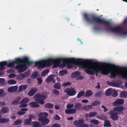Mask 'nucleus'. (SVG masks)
I'll use <instances>...</instances> for the list:
<instances>
[{"label": "nucleus", "instance_id": "31", "mask_svg": "<svg viewBox=\"0 0 127 127\" xmlns=\"http://www.w3.org/2000/svg\"><path fill=\"white\" fill-rule=\"evenodd\" d=\"M32 126L33 127H41V125H40L39 123L38 122L34 121L32 122Z\"/></svg>", "mask_w": 127, "mask_h": 127}, {"label": "nucleus", "instance_id": "41", "mask_svg": "<svg viewBox=\"0 0 127 127\" xmlns=\"http://www.w3.org/2000/svg\"><path fill=\"white\" fill-rule=\"evenodd\" d=\"M49 70L48 69H46L43 70L41 74V75L42 76H45V74L49 72Z\"/></svg>", "mask_w": 127, "mask_h": 127}, {"label": "nucleus", "instance_id": "7", "mask_svg": "<svg viewBox=\"0 0 127 127\" xmlns=\"http://www.w3.org/2000/svg\"><path fill=\"white\" fill-rule=\"evenodd\" d=\"M34 97L36 102L42 105L44 103V100L46 99V97L45 95H41L39 93L36 94L34 96Z\"/></svg>", "mask_w": 127, "mask_h": 127}, {"label": "nucleus", "instance_id": "45", "mask_svg": "<svg viewBox=\"0 0 127 127\" xmlns=\"http://www.w3.org/2000/svg\"><path fill=\"white\" fill-rule=\"evenodd\" d=\"M55 88L59 89H60V84L59 83H56L54 86Z\"/></svg>", "mask_w": 127, "mask_h": 127}, {"label": "nucleus", "instance_id": "64", "mask_svg": "<svg viewBox=\"0 0 127 127\" xmlns=\"http://www.w3.org/2000/svg\"><path fill=\"white\" fill-rule=\"evenodd\" d=\"M15 72V70L14 69H8L7 70V72L9 73L14 72Z\"/></svg>", "mask_w": 127, "mask_h": 127}, {"label": "nucleus", "instance_id": "46", "mask_svg": "<svg viewBox=\"0 0 127 127\" xmlns=\"http://www.w3.org/2000/svg\"><path fill=\"white\" fill-rule=\"evenodd\" d=\"M120 95L124 97H127V92L126 91H123L121 92Z\"/></svg>", "mask_w": 127, "mask_h": 127}, {"label": "nucleus", "instance_id": "5", "mask_svg": "<svg viewBox=\"0 0 127 127\" xmlns=\"http://www.w3.org/2000/svg\"><path fill=\"white\" fill-rule=\"evenodd\" d=\"M119 70L120 71H116L113 69H110L109 70V72L111 73V76L114 77L117 75H120L124 79H127V68L123 70Z\"/></svg>", "mask_w": 127, "mask_h": 127}, {"label": "nucleus", "instance_id": "11", "mask_svg": "<svg viewBox=\"0 0 127 127\" xmlns=\"http://www.w3.org/2000/svg\"><path fill=\"white\" fill-rule=\"evenodd\" d=\"M64 92L66 93L67 95L71 96H73L75 95L76 91L72 88H68L65 89Z\"/></svg>", "mask_w": 127, "mask_h": 127}, {"label": "nucleus", "instance_id": "9", "mask_svg": "<svg viewBox=\"0 0 127 127\" xmlns=\"http://www.w3.org/2000/svg\"><path fill=\"white\" fill-rule=\"evenodd\" d=\"M24 64H19L15 67V68L18 69V72L19 73L23 72L27 69V65H30L31 64H27L26 63H23Z\"/></svg>", "mask_w": 127, "mask_h": 127}, {"label": "nucleus", "instance_id": "59", "mask_svg": "<svg viewBox=\"0 0 127 127\" xmlns=\"http://www.w3.org/2000/svg\"><path fill=\"white\" fill-rule=\"evenodd\" d=\"M5 105V102L1 101L0 102V106L1 107L4 106Z\"/></svg>", "mask_w": 127, "mask_h": 127}, {"label": "nucleus", "instance_id": "19", "mask_svg": "<svg viewBox=\"0 0 127 127\" xmlns=\"http://www.w3.org/2000/svg\"><path fill=\"white\" fill-rule=\"evenodd\" d=\"M21 110L18 112L17 114L18 115H24L26 113L25 111H27L28 109L26 108H22L21 109Z\"/></svg>", "mask_w": 127, "mask_h": 127}, {"label": "nucleus", "instance_id": "33", "mask_svg": "<svg viewBox=\"0 0 127 127\" xmlns=\"http://www.w3.org/2000/svg\"><path fill=\"white\" fill-rule=\"evenodd\" d=\"M9 121V119L6 118H0V123H4L8 122Z\"/></svg>", "mask_w": 127, "mask_h": 127}, {"label": "nucleus", "instance_id": "20", "mask_svg": "<svg viewBox=\"0 0 127 127\" xmlns=\"http://www.w3.org/2000/svg\"><path fill=\"white\" fill-rule=\"evenodd\" d=\"M82 105L79 103H76L74 105V107L76 111L80 110L82 108Z\"/></svg>", "mask_w": 127, "mask_h": 127}, {"label": "nucleus", "instance_id": "17", "mask_svg": "<svg viewBox=\"0 0 127 127\" xmlns=\"http://www.w3.org/2000/svg\"><path fill=\"white\" fill-rule=\"evenodd\" d=\"M29 105L31 107L33 108L38 107L39 106V105L38 103L34 101L30 103Z\"/></svg>", "mask_w": 127, "mask_h": 127}, {"label": "nucleus", "instance_id": "16", "mask_svg": "<svg viewBox=\"0 0 127 127\" xmlns=\"http://www.w3.org/2000/svg\"><path fill=\"white\" fill-rule=\"evenodd\" d=\"M18 89V87L16 86L11 87L8 88V91L9 92L14 93Z\"/></svg>", "mask_w": 127, "mask_h": 127}, {"label": "nucleus", "instance_id": "24", "mask_svg": "<svg viewBox=\"0 0 127 127\" xmlns=\"http://www.w3.org/2000/svg\"><path fill=\"white\" fill-rule=\"evenodd\" d=\"M96 117L97 119L103 120H105L106 119V117L103 114L96 115Z\"/></svg>", "mask_w": 127, "mask_h": 127}, {"label": "nucleus", "instance_id": "25", "mask_svg": "<svg viewBox=\"0 0 127 127\" xmlns=\"http://www.w3.org/2000/svg\"><path fill=\"white\" fill-rule=\"evenodd\" d=\"M93 92L90 90H88L87 91L85 94L84 96H91L93 94Z\"/></svg>", "mask_w": 127, "mask_h": 127}, {"label": "nucleus", "instance_id": "1", "mask_svg": "<svg viewBox=\"0 0 127 127\" xmlns=\"http://www.w3.org/2000/svg\"><path fill=\"white\" fill-rule=\"evenodd\" d=\"M84 63L82 64V67L83 68L85 69L86 72L88 74L94 75L96 74V76H97L98 71H100L103 75H106L109 73V70L112 69H110L108 70L103 67L107 66L116 69L123 70L127 68V67H123L120 66L115 65L114 64L109 63L107 64L105 63L99 62H94V63L97 66L93 65L90 64L88 63L90 62L88 60H81Z\"/></svg>", "mask_w": 127, "mask_h": 127}, {"label": "nucleus", "instance_id": "30", "mask_svg": "<svg viewBox=\"0 0 127 127\" xmlns=\"http://www.w3.org/2000/svg\"><path fill=\"white\" fill-rule=\"evenodd\" d=\"M85 92L84 91H81L78 93L77 95V97L78 98H79L85 95Z\"/></svg>", "mask_w": 127, "mask_h": 127}, {"label": "nucleus", "instance_id": "53", "mask_svg": "<svg viewBox=\"0 0 127 127\" xmlns=\"http://www.w3.org/2000/svg\"><path fill=\"white\" fill-rule=\"evenodd\" d=\"M71 83L68 82H67L66 83H64L62 84V86H63L65 87L67 86L70 85Z\"/></svg>", "mask_w": 127, "mask_h": 127}, {"label": "nucleus", "instance_id": "8", "mask_svg": "<svg viewBox=\"0 0 127 127\" xmlns=\"http://www.w3.org/2000/svg\"><path fill=\"white\" fill-rule=\"evenodd\" d=\"M13 62L15 64H20L22 63H25L27 64H32L33 63L32 62L29 61L28 58L26 57H24L22 59L17 58Z\"/></svg>", "mask_w": 127, "mask_h": 127}, {"label": "nucleus", "instance_id": "4", "mask_svg": "<svg viewBox=\"0 0 127 127\" xmlns=\"http://www.w3.org/2000/svg\"><path fill=\"white\" fill-rule=\"evenodd\" d=\"M59 58L57 59L52 58L40 61L34 63L35 65L38 66L39 68H42L46 66H50L51 63H59Z\"/></svg>", "mask_w": 127, "mask_h": 127}, {"label": "nucleus", "instance_id": "55", "mask_svg": "<svg viewBox=\"0 0 127 127\" xmlns=\"http://www.w3.org/2000/svg\"><path fill=\"white\" fill-rule=\"evenodd\" d=\"M54 119L56 120H59L60 119V118L58 115H56L54 117Z\"/></svg>", "mask_w": 127, "mask_h": 127}, {"label": "nucleus", "instance_id": "44", "mask_svg": "<svg viewBox=\"0 0 127 127\" xmlns=\"http://www.w3.org/2000/svg\"><path fill=\"white\" fill-rule=\"evenodd\" d=\"M100 103V102L99 101H95L93 102L92 104L93 106H97V105H99Z\"/></svg>", "mask_w": 127, "mask_h": 127}, {"label": "nucleus", "instance_id": "52", "mask_svg": "<svg viewBox=\"0 0 127 127\" xmlns=\"http://www.w3.org/2000/svg\"><path fill=\"white\" fill-rule=\"evenodd\" d=\"M53 92L56 95H58L59 94V93L58 91L56 89H54L53 90Z\"/></svg>", "mask_w": 127, "mask_h": 127}, {"label": "nucleus", "instance_id": "43", "mask_svg": "<svg viewBox=\"0 0 127 127\" xmlns=\"http://www.w3.org/2000/svg\"><path fill=\"white\" fill-rule=\"evenodd\" d=\"M90 122L95 125H97L99 123V121L96 119H92L90 120Z\"/></svg>", "mask_w": 127, "mask_h": 127}, {"label": "nucleus", "instance_id": "40", "mask_svg": "<svg viewBox=\"0 0 127 127\" xmlns=\"http://www.w3.org/2000/svg\"><path fill=\"white\" fill-rule=\"evenodd\" d=\"M22 122V120L21 119H19L18 120L15 121L14 123V125H17L19 124H21Z\"/></svg>", "mask_w": 127, "mask_h": 127}, {"label": "nucleus", "instance_id": "38", "mask_svg": "<svg viewBox=\"0 0 127 127\" xmlns=\"http://www.w3.org/2000/svg\"><path fill=\"white\" fill-rule=\"evenodd\" d=\"M25 76L24 74L21 73L17 76V78L19 80H21L23 79Z\"/></svg>", "mask_w": 127, "mask_h": 127}, {"label": "nucleus", "instance_id": "62", "mask_svg": "<svg viewBox=\"0 0 127 127\" xmlns=\"http://www.w3.org/2000/svg\"><path fill=\"white\" fill-rule=\"evenodd\" d=\"M60 125L55 124L52 125L51 127H60Z\"/></svg>", "mask_w": 127, "mask_h": 127}, {"label": "nucleus", "instance_id": "60", "mask_svg": "<svg viewBox=\"0 0 127 127\" xmlns=\"http://www.w3.org/2000/svg\"><path fill=\"white\" fill-rule=\"evenodd\" d=\"M35 117L34 115L32 114H31L30 115L29 118L31 120V121H32V119H33L35 118Z\"/></svg>", "mask_w": 127, "mask_h": 127}, {"label": "nucleus", "instance_id": "29", "mask_svg": "<svg viewBox=\"0 0 127 127\" xmlns=\"http://www.w3.org/2000/svg\"><path fill=\"white\" fill-rule=\"evenodd\" d=\"M36 92V90L35 89H32L29 91L28 93V95L30 96H32L34 95Z\"/></svg>", "mask_w": 127, "mask_h": 127}, {"label": "nucleus", "instance_id": "32", "mask_svg": "<svg viewBox=\"0 0 127 127\" xmlns=\"http://www.w3.org/2000/svg\"><path fill=\"white\" fill-rule=\"evenodd\" d=\"M45 107L47 108H52L54 106L53 104L50 103H47L45 104Z\"/></svg>", "mask_w": 127, "mask_h": 127}, {"label": "nucleus", "instance_id": "15", "mask_svg": "<svg viewBox=\"0 0 127 127\" xmlns=\"http://www.w3.org/2000/svg\"><path fill=\"white\" fill-rule=\"evenodd\" d=\"M84 123V120L83 119H79L78 120H76L74 121L73 124L75 125H81Z\"/></svg>", "mask_w": 127, "mask_h": 127}, {"label": "nucleus", "instance_id": "34", "mask_svg": "<svg viewBox=\"0 0 127 127\" xmlns=\"http://www.w3.org/2000/svg\"><path fill=\"white\" fill-rule=\"evenodd\" d=\"M29 101V98L27 97L25 98L22 99L20 102V104L22 103H25L28 102Z\"/></svg>", "mask_w": 127, "mask_h": 127}, {"label": "nucleus", "instance_id": "39", "mask_svg": "<svg viewBox=\"0 0 127 127\" xmlns=\"http://www.w3.org/2000/svg\"><path fill=\"white\" fill-rule=\"evenodd\" d=\"M67 73V70H64L60 71L59 72V75L60 76L63 75L64 74H66Z\"/></svg>", "mask_w": 127, "mask_h": 127}, {"label": "nucleus", "instance_id": "26", "mask_svg": "<svg viewBox=\"0 0 127 127\" xmlns=\"http://www.w3.org/2000/svg\"><path fill=\"white\" fill-rule=\"evenodd\" d=\"M21 99V97H16L12 102V104H17Z\"/></svg>", "mask_w": 127, "mask_h": 127}, {"label": "nucleus", "instance_id": "50", "mask_svg": "<svg viewBox=\"0 0 127 127\" xmlns=\"http://www.w3.org/2000/svg\"><path fill=\"white\" fill-rule=\"evenodd\" d=\"M38 80V85L41 84L42 82V80L41 78L39 77H38L37 79Z\"/></svg>", "mask_w": 127, "mask_h": 127}, {"label": "nucleus", "instance_id": "3", "mask_svg": "<svg viewBox=\"0 0 127 127\" xmlns=\"http://www.w3.org/2000/svg\"><path fill=\"white\" fill-rule=\"evenodd\" d=\"M81 60H84L83 59H78L75 60V58H59V63L60 62H62L63 63L62 65L65 67V64H67V68L69 69L72 67V65L71 63H72L75 65H81L84 64H82L81 62L83 63L82 61Z\"/></svg>", "mask_w": 127, "mask_h": 127}, {"label": "nucleus", "instance_id": "10", "mask_svg": "<svg viewBox=\"0 0 127 127\" xmlns=\"http://www.w3.org/2000/svg\"><path fill=\"white\" fill-rule=\"evenodd\" d=\"M15 64L13 61L12 62L7 64V62L6 61H3L0 62V70H3L4 69V66L6 65L7 67H13Z\"/></svg>", "mask_w": 127, "mask_h": 127}, {"label": "nucleus", "instance_id": "58", "mask_svg": "<svg viewBox=\"0 0 127 127\" xmlns=\"http://www.w3.org/2000/svg\"><path fill=\"white\" fill-rule=\"evenodd\" d=\"M4 90L2 89H0V96H3L4 95L3 94Z\"/></svg>", "mask_w": 127, "mask_h": 127}, {"label": "nucleus", "instance_id": "18", "mask_svg": "<svg viewBox=\"0 0 127 127\" xmlns=\"http://www.w3.org/2000/svg\"><path fill=\"white\" fill-rule=\"evenodd\" d=\"M124 108L122 106L118 107H116L113 108L114 111H118L121 112L124 110Z\"/></svg>", "mask_w": 127, "mask_h": 127}, {"label": "nucleus", "instance_id": "21", "mask_svg": "<svg viewBox=\"0 0 127 127\" xmlns=\"http://www.w3.org/2000/svg\"><path fill=\"white\" fill-rule=\"evenodd\" d=\"M54 78L53 75L51 74L48 76L46 80V81L47 83H49L52 81Z\"/></svg>", "mask_w": 127, "mask_h": 127}, {"label": "nucleus", "instance_id": "27", "mask_svg": "<svg viewBox=\"0 0 127 127\" xmlns=\"http://www.w3.org/2000/svg\"><path fill=\"white\" fill-rule=\"evenodd\" d=\"M31 121L29 118H28L24 120L23 124L25 125H28L30 124Z\"/></svg>", "mask_w": 127, "mask_h": 127}, {"label": "nucleus", "instance_id": "37", "mask_svg": "<svg viewBox=\"0 0 127 127\" xmlns=\"http://www.w3.org/2000/svg\"><path fill=\"white\" fill-rule=\"evenodd\" d=\"M97 114V113L96 112H91L89 114V117H94L96 116Z\"/></svg>", "mask_w": 127, "mask_h": 127}, {"label": "nucleus", "instance_id": "54", "mask_svg": "<svg viewBox=\"0 0 127 127\" xmlns=\"http://www.w3.org/2000/svg\"><path fill=\"white\" fill-rule=\"evenodd\" d=\"M93 105H89L87 106V111L89 110H91L93 109Z\"/></svg>", "mask_w": 127, "mask_h": 127}, {"label": "nucleus", "instance_id": "49", "mask_svg": "<svg viewBox=\"0 0 127 127\" xmlns=\"http://www.w3.org/2000/svg\"><path fill=\"white\" fill-rule=\"evenodd\" d=\"M37 75V73L36 72L34 71L32 74V78L33 79L35 78Z\"/></svg>", "mask_w": 127, "mask_h": 127}, {"label": "nucleus", "instance_id": "56", "mask_svg": "<svg viewBox=\"0 0 127 127\" xmlns=\"http://www.w3.org/2000/svg\"><path fill=\"white\" fill-rule=\"evenodd\" d=\"M83 78V77L82 75H79L76 78V80H81Z\"/></svg>", "mask_w": 127, "mask_h": 127}, {"label": "nucleus", "instance_id": "57", "mask_svg": "<svg viewBox=\"0 0 127 127\" xmlns=\"http://www.w3.org/2000/svg\"><path fill=\"white\" fill-rule=\"evenodd\" d=\"M118 94L117 92L115 90L114 91L112 94V96L114 97H115Z\"/></svg>", "mask_w": 127, "mask_h": 127}, {"label": "nucleus", "instance_id": "51", "mask_svg": "<svg viewBox=\"0 0 127 127\" xmlns=\"http://www.w3.org/2000/svg\"><path fill=\"white\" fill-rule=\"evenodd\" d=\"M76 127H89V126L87 124L84 123L81 125L78 126Z\"/></svg>", "mask_w": 127, "mask_h": 127}, {"label": "nucleus", "instance_id": "23", "mask_svg": "<svg viewBox=\"0 0 127 127\" xmlns=\"http://www.w3.org/2000/svg\"><path fill=\"white\" fill-rule=\"evenodd\" d=\"M112 90L111 89H109L105 91V95L106 96H110L112 93Z\"/></svg>", "mask_w": 127, "mask_h": 127}, {"label": "nucleus", "instance_id": "48", "mask_svg": "<svg viewBox=\"0 0 127 127\" xmlns=\"http://www.w3.org/2000/svg\"><path fill=\"white\" fill-rule=\"evenodd\" d=\"M74 105L73 104H68L66 106V108L68 109H72L74 107Z\"/></svg>", "mask_w": 127, "mask_h": 127}, {"label": "nucleus", "instance_id": "2", "mask_svg": "<svg viewBox=\"0 0 127 127\" xmlns=\"http://www.w3.org/2000/svg\"><path fill=\"white\" fill-rule=\"evenodd\" d=\"M84 20L88 23L93 24L95 23H104L107 28V30L114 32L121 33L123 35H127V31H123V28L119 26L112 27L110 26V22L93 16H90L86 14H83Z\"/></svg>", "mask_w": 127, "mask_h": 127}, {"label": "nucleus", "instance_id": "35", "mask_svg": "<svg viewBox=\"0 0 127 127\" xmlns=\"http://www.w3.org/2000/svg\"><path fill=\"white\" fill-rule=\"evenodd\" d=\"M107 83L108 85L113 87H117L118 85L117 83H114L110 82L108 81L107 82Z\"/></svg>", "mask_w": 127, "mask_h": 127}, {"label": "nucleus", "instance_id": "13", "mask_svg": "<svg viewBox=\"0 0 127 127\" xmlns=\"http://www.w3.org/2000/svg\"><path fill=\"white\" fill-rule=\"evenodd\" d=\"M124 102V99H118L112 103V105L114 106H116L117 105L123 104Z\"/></svg>", "mask_w": 127, "mask_h": 127}, {"label": "nucleus", "instance_id": "47", "mask_svg": "<svg viewBox=\"0 0 127 127\" xmlns=\"http://www.w3.org/2000/svg\"><path fill=\"white\" fill-rule=\"evenodd\" d=\"M102 94L101 92L100 91L96 92L95 94V95L97 97H99Z\"/></svg>", "mask_w": 127, "mask_h": 127}, {"label": "nucleus", "instance_id": "42", "mask_svg": "<svg viewBox=\"0 0 127 127\" xmlns=\"http://www.w3.org/2000/svg\"><path fill=\"white\" fill-rule=\"evenodd\" d=\"M7 83L8 84L11 85L15 84H16V82L14 80H10L8 81Z\"/></svg>", "mask_w": 127, "mask_h": 127}, {"label": "nucleus", "instance_id": "22", "mask_svg": "<svg viewBox=\"0 0 127 127\" xmlns=\"http://www.w3.org/2000/svg\"><path fill=\"white\" fill-rule=\"evenodd\" d=\"M81 74V73L78 71H75L72 73L71 75V77L72 78H74L76 77L77 76Z\"/></svg>", "mask_w": 127, "mask_h": 127}, {"label": "nucleus", "instance_id": "61", "mask_svg": "<svg viewBox=\"0 0 127 127\" xmlns=\"http://www.w3.org/2000/svg\"><path fill=\"white\" fill-rule=\"evenodd\" d=\"M20 105V107H26L27 106V104L22 103Z\"/></svg>", "mask_w": 127, "mask_h": 127}, {"label": "nucleus", "instance_id": "6", "mask_svg": "<svg viewBox=\"0 0 127 127\" xmlns=\"http://www.w3.org/2000/svg\"><path fill=\"white\" fill-rule=\"evenodd\" d=\"M48 116V114L46 112H41L38 114V120L41 122L42 126H45L48 123L49 120L46 118Z\"/></svg>", "mask_w": 127, "mask_h": 127}, {"label": "nucleus", "instance_id": "12", "mask_svg": "<svg viewBox=\"0 0 127 127\" xmlns=\"http://www.w3.org/2000/svg\"><path fill=\"white\" fill-rule=\"evenodd\" d=\"M109 114L110 115V118L112 120L116 121L118 120L119 116L118 114L113 111L111 110L110 111Z\"/></svg>", "mask_w": 127, "mask_h": 127}, {"label": "nucleus", "instance_id": "28", "mask_svg": "<svg viewBox=\"0 0 127 127\" xmlns=\"http://www.w3.org/2000/svg\"><path fill=\"white\" fill-rule=\"evenodd\" d=\"M9 110V108L7 107H5L1 109V113H5L8 112Z\"/></svg>", "mask_w": 127, "mask_h": 127}, {"label": "nucleus", "instance_id": "36", "mask_svg": "<svg viewBox=\"0 0 127 127\" xmlns=\"http://www.w3.org/2000/svg\"><path fill=\"white\" fill-rule=\"evenodd\" d=\"M111 126L110 125V122L108 120H105L104 122V124L103 125L104 127H110Z\"/></svg>", "mask_w": 127, "mask_h": 127}, {"label": "nucleus", "instance_id": "14", "mask_svg": "<svg viewBox=\"0 0 127 127\" xmlns=\"http://www.w3.org/2000/svg\"><path fill=\"white\" fill-rule=\"evenodd\" d=\"M65 112L67 114H71L75 113L76 110L74 108L67 109L65 110Z\"/></svg>", "mask_w": 127, "mask_h": 127}, {"label": "nucleus", "instance_id": "63", "mask_svg": "<svg viewBox=\"0 0 127 127\" xmlns=\"http://www.w3.org/2000/svg\"><path fill=\"white\" fill-rule=\"evenodd\" d=\"M16 76V75L14 73H11L9 75V77L10 78Z\"/></svg>", "mask_w": 127, "mask_h": 127}]
</instances>
